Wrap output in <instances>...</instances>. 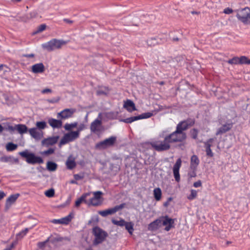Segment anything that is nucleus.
<instances>
[{"label": "nucleus", "instance_id": "1", "mask_svg": "<svg viewBox=\"0 0 250 250\" xmlns=\"http://www.w3.org/2000/svg\"><path fill=\"white\" fill-rule=\"evenodd\" d=\"M66 43V42L62 40L53 39L42 44V46L44 49L48 51H51L61 48L62 46L65 45Z\"/></svg>", "mask_w": 250, "mask_h": 250}, {"label": "nucleus", "instance_id": "2", "mask_svg": "<svg viewBox=\"0 0 250 250\" xmlns=\"http://www.w3.org/2000/svg\"><path fill=\"white\" fill-rule=\"evenodd\" d=\"M19 154L21 157L26 158V161L28 164L34 165L43 163L41 157L36 156L33 153L29 152L27 150L20 152Z\"/></svg>", "mask_w": 250, "mask_h": 250}, {"label": "nucleus", "instance_id": "3", "mask_svg": "<svg viewBox=\"0 0 250 250\" xmlns=\"http://www.w3.org/2000/svg\"><path fill=\"white\" fill-rule=\"evenodd\" d=\"M150 145L157 151H163L169 149L170 145L167 140L166 141V137L163 141L157 140L150 142Z\"/></svg>", "mask_w": 250, "mask_h": 250}, {"label": "nucleus", "instance_id": "4", "mask_svg": "<svg viewBox=\"0 0 250 250\" xmlns=\"http://www.w3.org/2000/svg\"><path fill=\"white\" fill-rule=\"evenodd\" d=\"M93 233L95 237L93 241V244L95 245L102 243L108 235L106 232L98 227L93 229Z\"/></svg>", "mask_w": 250, "mask_h": 250}, {"label": "nucleus", "instance_id": "5", "mask_svg": "<svg viewBox=\"0 0 250 250\" xmlns=\"http://www.w3.org/2000/svg\"><path fill=\"white\" fill-rule=\"evenodd\" d=\"M186 135L185 133H181L177 129L172 133L166 136V141L167 140L169 143L182 142L186 139Z\"/></svg>", "mask_w": 250, "mask_h": 250}, {"label": "nucleus", "instance_id": "6", "mask_svg": "<svg viewBox=\"0 0 250 250\" xmlns=\"http://www.w3.org/2000/svg\"><path fill=\"white\" fill-rule=\"evenodd\" d=\"M237 18L245 24L250 23V9L245 7L237 10Z\"/></svg>", "mask_w": 250, "mask_h": 250}, {"label": "nucleus", "instance_id": "7", "mask_svg": "<svg viewBox=\"0 0 250 250\" xmlns=\"http://www.w3.org/2000/svg\"><path fill=\"white\" fill-rule=\"evenodd\" d=\"M92 193H93V196L89 198V199H87L86 204L88 206H98L100 205L102 203V192L97 191Z\"/></svg>", "mask_w": 250, "mask_h": 250}, {"label": "nucleus", "instance_id": "8", "mask_svg": "<svg viewBox=\"0 0 250 250\" xmlns=\"http://www.w3.org/2000/svg\"><path fill=\"white\" fill-rule=\"evenodd\" d=\"M116 140V137L111 136L108 138L97 143L96 145V147L100 149H104L112 146L115 143Z\"/></svg>", "mask_w": 250, "mask_h": 250}, {"label": "nucleus", "instance_id": "9", "mask_svg": "<svg viewBox=\"0 0 250 250\" xmlns=\"http://www.w3.org/2000/svg\"><path fill=\"white\" fill-rule=\"evenodd\" d=\"M79 137L78 132L71 131L63 136L60 142V145H65L70 142H72Z\"/></svg>", "mask_w": 250, "mask_h": 250}, {"label": "nucleus", "instance_id": "10", "mask_svg": "<svg viewBox=\"0 0 250 250\" xmlns=\"http://www.w3.org/2000/svg\"><path fill=\"white\" fill-rule=\"evenodd\" d=\"M101 116L102 114L99 113L98 115V118L95 119L93 122H92L90 125L91 131L97 133L101 132L103 130V126L101 122Z\"/></svg>", "mask_w": 250, "mask_h": 250}, {"label": "nucleus", "instance_id": "11", "mask_svg": "<svg viewBox=\"0 0 250 250\" xmlns=\"http://www.w3.org/2000/svg\"><path fill=\"white\" fill-rule=\"evenodd\" d=\"M216 138H210L204 142V147L206 152L207 156L210 157L213 156V153L210 148L211 146L215 144Z\"/></svg>", "mask_w": 250, "mask_h": 250}, {"label": "nucleus", "instance_id": "12", "mask_svg": "<svg viewBox=\"0 0 250 250\" xmlns=\"http://www.w3.org/2000/svg\"><path fill=\"white\" fill-rule=\"evenodd\" d=\"M124 207V205L121 204L119 206H116L114 208H108L106 210L99 211L98 213L103 217H106L107 215L114 214L118 210L123 208Z\"/></svg>", "mask_w": 250, "mask_h": 250}, {"label": "nucleus", "instance_id": "13", "mask_svg": "<svg viewBox=\"0 0 250 250\" xmlns=\"http://www.w3.org/2000/svg\"><path fill=\"white\" fill-rule=\"evenodd\" d=\"M174 221L167 216L161 217V223L162 226H165V229L168 231L174 227Z\"/></svg>", "mask_w": 250, "mask_h": 250}, {"label": "nucleus", "instance_id": "14", "mask_svg": "<svg viewBox=\"0 0 250 250\" xmlns=\"http://www.w3.org/2000/svg\"><path fill=\"white\" fill-rule=\"evenodd\" d=\"M76 112L74 108H66L62 111L58 113L57 118L62 119H65L72 117V115Z\"/></svg>", "mask_w": 250, "mask_h": 250}, {"label": "nucleus", "instance_id": "15", "mask_svg": "<svg viewBox=\"0 0 250 250\" xmlns=\"http://www.w3.org/2000/svg\"><path fill=\"white\" fill-rule=\"evenodd\" d=\"M181 165H182L181 159L180 158H179L176 161V162L173 167V172L174 177L175 178V180L177 182H179L180 180L179 169L181 167Z\"/></svg>", "mask_w": 250, "mask_h": 250}, {"label": "nucleus", "instance_id": "16", "mask_svg": "<svg viewBox=\"0 0 250 250\" xmlns=\"http://www.w3.org/2000/svg\"><path fill=\"white\" fill-rule=\"evenodd\" d=\"M28 132L32 137L38 140L41 139L43 136L42 130H40L36 127L30 128Z\"/></svg>", "mask_w": 250, "mask_h": 250}, {"label": "nucleus", "instance_id": "17", "mask_svg": "<svg viewBox=\"0 0 250 250\" xmlns=\"http://www.w3.org/2000/svg\"><path fill=\"white\" fill-rule=\"evenodd\" d=\"M72 216L71 214H69L68 215L59 219H53L51 222L52 223L55 224H64V225H67L72 220Z\"/></svg>", "mask_w": 250, "mask_h": 250}, {"label": "nucleus", "instance_id": "18", "mask_svg": "<svg viewBox=\"0 0 250 250\" xmlns=\"http://www.w3.org/2000/svg\"><path fill=\"white\" fill-rule=\"evenodd\" d=\"M193 124L192 121H183L177 125L176 129L179 130L181 133H184L183 131L188 129L189 126H191Z\"/></svg>", "mask_w": 250, "mask_h": 250}, {"label": "nucleus", "instance_id": "19", "mask_svg": "<svg viewBox=\"0 0 250 250\" xmlns=\"http://www.w3.org/2000/svg\"><path fill=\"white\" fill-rule=\"evenodd\" d=\"M59 136H54L44 139L42 141V145L48 147L50 146L55 144L57 142Z\"/></svg>", "mask_w": 250, "mask_h": 250}, {"label": "nucleus", "instance_id": "20", "mask_svg": "<svg viewBox=\"0 0 250 250\" xmlns=\"http://www.w3.org/2000/svg\"><path fill=\"white\" fill-rule=\"evenodd\" d=\"M48 123L53 128H61L62 125V122L61 120L52 118L48 119Z\"/></svg>", "mask_w": 250, "mask_h": 250}, {"label": "nucleus", "instance_id": "21", "mask_svg": "<svg viewBox=\"0 0 250 250\" xmlns=\"http://www.w3.org/2000/svg\"><path fill=\"white\" fill-rule=\"evenodd\" d=\"M19 195V194L11 195L7 199L5 203V208L7 209H9L11 206L16 201Z\"/></svg>", "mask_w": 250, "mask_h": 250}, {"label": "nucleus", "instance_id": "22", "mask_svg": "<svg viewBox=\"0 0 250 250\" xmlns=\"http://www.w3.org/2000/svg\"><path fill=\"white\" fill-rule=\"evenodd\" d=\"M65 165L68 169L74 168L76 166L75 158L72 155L69 156L65 162Z\"/></svg>", "mask_w": 250, "mask_h": 250}, {"label": "nucleus", "instance_id": "23", "mask_svg": "<svg viewBox=\"0 0 250 250\" xmlns=\"http://www.w3.org/2000/svg\"><path fill=\"white\" fill-rule=\"evenodd\" d=\"M44 71V66L42 63H36L32 66V71L34 73H41Z\"/></svg>", "mask_w": 250, "mask_h": 250}, {"label": "nucleus", "instance_id": "24", "mask_svg": "<svg viewBox=\"0 0 250 250\" xmlns=\"http://www.w3.org/2000/svg\"><path fill=\"white\" fill-rule=\"evenodd\" d=\"M124 107L130 112L136 110L135 104L130 100H127L125 102L124 104Z\"/></svg>", "mask_w": 250, "mask_h": 250}, {"label": "nucleus", "instance_id": "25", "mask_svg": "<svg viewBox=\"0 0 250 250\" xmlns=\"http://www.w3.org/2000/svg\"><path fill=\"white\" fill-rule=\"evenodd\" d=\"M200 160L197 156L195 155H192L190 158V167L191 169L195 170L198 166Z\"/></svg>", "mask_w": 250, "mask_h": 250}, {"label": "nucleus", "instance_id": "26", "mask_svg": "<svg viewBox=\"0 0 250 250\" xmlns=\"http://www.w3.org/2000/svg\"><path fill=\"white\" fill-rule=\"evenodd\" d=\"M91 194V192H87L83 194L80 198L78 199L75 202V206L79 207L82 202H84L86 204L87 201V198Z\"/></svg>", "mask_w": 250, "mask_h": 250}, {"label": "nucleus", "instance_id": "27", "mask_svg": "<svg viewBox=\"0 0 250 250\" xmlns=\"http://www.w3.org/2000/svg\"><path fill=\"white\" fill-rule=\"evenodd\" d=\"M162 226L161 223V217L151 223L148 226L150 230H155Z\"/></svg>", "mask_w": 250, "mask_h": 250}, {"label": "nucleus", "instance_id": "28", "mask_svg": "<svg viewBox=\"0 0 250 250\" xmlns=\"http://www.w3.org/2000/svg\"><path fill=\"white\" fill-rule=\"evenodd\" d=\"M232 127V124H227L219 128L216 133V135L223 134L229 131Z\"/></svg>", "mask_w": 250, "mask_h": 250}, {"label": "nucleus", "instance_id": "29", "mask_svg": "<svg viewBox=\"0 0 250 250\" xmlns=\"http://www.w3.org/2000/svg\"><path fill=\"white\" fill-rule=\"evenodd\" d=\"M16 130L20 134H23L28 131L27 126L25 125L18 124L16 125Z\"/></svg>", "mask_w": 250, "mask_h": 250}, {"label": "nucleus", "instance_id": "30", "mask_svg": "<svg viewBox=\"0 0 250 250\" xmlns=\"http://www.w3.org/2000/svg\"><path fill=\"white\" fill-rule=\"evenodd\" d=\"M154 197L156 201H159L162 197V191L159 188H157L153 190Z\"/></svg>", "mask_w": 250, "mask_h": 250}, {"label": "nucleus", "instance_id": "31", "mask_svg": "<svg viewBox=\"0 0 250 250\" xmlns=\"http://www.w3.org/2000/svg\"><path fill=\"white\" fill-rule=\"evenodd\" d=\"M46 168L50 171H54L57 168V165L54 162L49 161L46 164Z\"/></svg>", "mask_w": 250, "mask_h": 250}, {"label": "nucleus", "instance_id": "32", "mask_svg": "<svg viewBox=\"0 0 250 250\" xmlns=\"http://www.w3.org/2000/svg\"><path fill=\"white\" fill-rule=\"evenodd\" d=\"M18 147V145L13 143H8L5 146L6 149L7 151H12L16 150Z\"/></svg>", "mask_w": 250, "mask_h": 250}, {"label": "nucleus", "instance_id": "33", "mask_svg": "<svg viewBox=\"0 0 250 250\" xmlns=\"http://www.w3.org/2000/svg\"><path fill=\"white\" fill-rule=\"evenodd\" d=\"M36 128L40 130H42L47 127V124L45 121L37 122L36 123Z\"/></svg>", "mask_w": 250, "mask_h": 250}, {"label": "nucleus", "instance_id": "34", "mask_svg": "<svg viewBox=\"0 0 250 250\" xmlns=\"http://www.w3.org/2000/svg\"><path fill=\"white\" fill-rule=\"evenodd\" d=\"M125 229L127 230L128 232L132 234L134 230L133 229V224L131 222H125V224L124 225Z\"/></svg>", "mask_w": 250, "mask_h": 250}, {"label": "nucleus", "instance_id": "35", "mask_svg": "<svg viewBox=\"0 0 250 250\" xmlns=\"http://www.w3.org/2000/svg\"><path fill=\"white\" fill-rule=\"evenodd\" d=\"M137 120H138V116L122 119L121 121L125 123L130 124Z\"/></svg>", "mask_w": 250, "mask_h": 250}, {"label": "nucleus", "instance_id": "36", "mask_svg": "<svg viewBox=\"0 0 250 250\" xmlns=\"http://www.w3.org/2000/svg\"><path fill=\"white\" fill-rule=\"evenodd\" d=\"M78 125V123L77 122H74L71 124H66L64 125V128L66 130L69 131L71 130L73 128L76 127Z\"/></svg>", "mask_w": 250, "mask_h": 250}, {"label": "nucleus", "instance_id": "37", "mask_svg": "<svg viewBox=\"0 0 250 250\" xmlns=\"http://www.w3.org/2000/svg\"><path fill=\"white\" fill-rule=\"evenodd\" d=\"M153 115V113L148 112L143 113L139 116H138V120L143 119H147L151 117Z\"/></svg>", "mask_w": 250, "mask_h": 250}, {"label": "nucleus", "instance_id": "38", "mask_svg": "<svg viewBox=\"0 0 250 250\" xmlns=\"http://www.w3.org/2000/svg\"><path fill=\"white\" fill-rule=\"evenodd\" d=\"M197 195V191L194 189H191L190 194L188 196V199L189 200L194 199Z\"/></svg>", "mask_w": 250, "mask_h": 250}, {"label": "nucleus", "instance_id": "39", "mask_svg": "<svg viewBox=\"0 0 250 250\" xmlns=\"http://www.w3.org/2000/svg\"><path fill=\"white\" fill-rule=\"evenodd\" d=\"M112 222L116 225L119 226H124V225L125 224V221L123 219H120V220H116L115 219H112Z\"/></svg>", "mask_w": 250, "mask_h": 250}, {"label": "nucleus", "instance_id": "40", "mask_svg": "<svg viewBox=\"0 0 250 250\" xmlns=\"http://www.w3.org/2000/svg\"><path fill=\"white\" fill-rule=\"evenodd\" d=\"M239 64H250V59L246 57V56H241L240 58H239Z\"/></svg>", "mask_w": 250, "mask_h": 250}, {"label": "nucleus", "instance_id": "41", "mask_svg": "<svg viewBox=\"0 0 250 250\" xmlns=\"http://www.w3.org/2000/svg\"><path fill=\"white\" fill-rule=\"evenodd\" d=\"M29 229L28 228H25L24 229L21 230L17 235V239H21L24 236H25L26 233L28 232Z\"/></svg>", "mask_w": 250, "mask_h": 250}, {"label": "nucleus", "instance_id": "42", "mask_svg": "<svg viewBox=\"0 0 250 250\" xmlns=\"http://www.w3.org/2000/svg\"><path fill=\"white\" fill-rule=\"evenodd\" d=\"M228 62L231 64H239V59L238 57H234L231 59L229 60Z\"/></svg>", "mask_w": 250, "mask_h": 250}, {"label": "nucleus", "instance_id": "43", "mask_svg": "<svg viewBox=\"0 0 250 250\" xmlns=\"http://www.w3.org/2000/svg\"><path fill=\"white\" fill-rule=\"evenodd\" d=\"M44 194L48 197H52L54 195V190L52 188L48 189L45 192Z\"/></svg>", "mask_w": 250, "mask_h": 250}, {"label": "nucleus", "instance_id": "44", "mask_svg": "<svg viewBox=\"0 0 250 250\" xmlns=\"http://www.w3.org/2000/svg\"><path fill=\"white\" fill-rule=\"evenodd\" d=\"M55 149L52 148H50L47 150L43 151L41 152L42 155H48L49 154H53L54 152Z\"/></svg>", "mask_w": 250, "mask_h": 250}, {"label": "nucleus", "instance_id": "45", "mask_svg": "<svg viewBox=\"0 0 250 250\" xmlns=\"http://www.w3.org/2000/svg\"><path fill=\"white\" fill-rule=\"evenodd\" d=\"M147 44L148 45H155L157 42L156 41L155 39H151L147 41Z\"/></svg>", "mask_w": 250, "mask_h": 250}, {"label": "nucleus", "instance_id": "46", "mask_svg": "<svg viewBox=\"0 0 250 250\" xmlns=\"http://www.w3.org/2000/svg\"><path fill=\"white\" fill-rule=\"evenodd\" d=\"M49 238H48L46 241L43 242H40L38 243V246L40 248H43L45 246L46 243L48 241Z\"/></svg>", "mask_w": 250, "mask_h": 250}, {"label": "nucleus", "instance_id": "47", "mask_svg": "<svg viewBox=\"0 0 250 250\" xmlns=\"http://www.w3.org/2000/svg\"><path fill=\"white\" fill-rule=\"evenodd\" d=\"M46 28V25L45 24H41L40 25L37 29L36 31L37 33L41 32L45 30Z\"/></svg>", "mask_w": 250, "mask_h": 250}, {"label": "nucleus", "instance_id": "48", "mask_svg": "<svg viewBox=\"0 0 250 250\" xmlns=\"http://www.w3.org/2000/svg\"><path fill=\"white\" fill-rule=\"evenodd\" d=\"M17 244V241H15L14 242H13L11 245L10 246L7 247L6 249H5L4 250H11L12 248H13L14 247V246L15 245H16Z\"/></svg>", "mask_w": 250, "mask_h": 250}, {"label": "nucleus", "instance_id": "49", "mask_svg": "<svg viewBox=\"0 0 250 250\" xmlns=\"http://www.w3.org/2000/svg\"><path fill=\"white\" fill-rule=\"evenodd\" d=\"M232 11H232V9L229 8H227L224 10V13L226 14H229L231 13L232 12Z\"/></svg>", "mask_w": 250, "mask_h": 250}, {"label": "nucleus", "instance_id": "50", "mask_svg": "<svg viewBox=\"0 0 250 250\" xmlns=\"http://www.w3.org/2000/svg\"><path fill=\"white\" fill-rule=\"evenodd\" d=\"M85 128V126L83 124H81L78 127L77 131H75L76 132H78V134H79V132L82 130H83Z\"/></svg>", "mask_w": 250, "mask_h": 250}, {"label": "nucleus", "instance_id": "51", "mask_svg": "<svg viewBox=\"0 0 250 250\" xmlns=\"http://www.w3.org/2000/svg\"><path fill=\"white\" fill-rule=\"evenodd\" d=\"M52 92L51 89L49 88H45L42 91V94L50 93Z\"/></svg>", "mask_w": 250, "mask_h": 250}, {"label": "nucleus", "instance_id": "52", "mask_svg": "<svg viewBox=\"0 0 250 250\" xmlns=\"http://www.w3.org/2000/svg\"><path fill=\"white\" fill-rule=\"evenodd\" d=\"M201 182L200 181H198L193 184V186L195 188H198L201 186Z\"/></svg>", "mask_w": 250, "mask_h": 250}, {"label": "nucleus", "instance_id": "53", "mask_svg": "<svg viewBox=\"0 0 250 250\" xmlns=\"http://www.w3.org/2000/svg\"><path fill=\"white\" fill-rule=\"evenodd\" d=\"M192 137L194 138V139H196L197 136V131L194 129L192 130Z\"/></svg>", "mask_w": 250, "mask_h": 250}, {"label": "nucleus", "instance_id": "54", "mask_svg": "<svg viewBox=\"0 0 250 250\" xmlns=\"http://www.w3.org/2000/svg\"><path fill=\"white\" fill-rule=\"evenodd\" d=\"M0 161L3 162H7L9 160V158L6 156L1 157L0 158Z\"/></svg>", "mask_w": 250, "mask_h": 250}, {"label": "nucleus", "instance_id": "55", "mask_svg": "<svg viewBox=\"0 0 250 250\" xmlns=\"http://www.w3.org/2000/svg\"><path fill=\"white\" fill-rule=\"evenodd\" d=\"M59 100H60V98H58L57 99H53L49 100H48V102L50 103H58L59 101Z\"/></svg>", "mask_w": 250, "mask_h": 250}, {"label": "nucleus", "instance_id": "56", "mask_svg": "<svg viewBox=\"0 0 250 250\" xmlns=\"http://www.w3.org/2000/svg\"><path fill=\"white\" fill-rule=\"evenodd\" d=\"M106 92L104 91L101 90H99L97 91V93L99 95H104L106 94Z\"/></svg>", "mask_w": 250, "mask_h": 250}, {"label": "nucleus", "instance_id": "57", "mask_svg": "<svg viewBox=\"0 0 250 250\" xmlns=\"http://www.w3.org/2000/svg\"><path fill=\"white\" fill-rule=\"evenodd\" d=\"M74 176V178L76 180H78L83 178V177L79 174H75Z\"/></svg>", "mask_w": 250, "mask_h": 250}, {"label": "nucleus", "instance_id": "58", "mask_svg": "<svg viewBox=\"0 0 250 250\" xmlns=\"http://www.w3.org/2000/svg\"><path fill=\"white\" fill-rule=\"evenodd\" d=\"M5 195H6L3 191L0 190V200H1Z\"/></svg>", "mask_w": 250, "mask_h": 250}, {"label": "nucleus", "instance_id": "59", "mask_svg": "<svg viewBox=\"0 0 250 250\" xmlns=\"http://www.w3.org/2000/svg\"><path fill=\"white\" fill-rule=\"evenodd\" d=\"M8 129H9V130H11V131L16 130V125H15L14 126H8Z\"/></svg>", "mask_w": 250, "mask_h": 250}, {"label": "nucleus", "instance_id": "60", "mask_svg": "<svg viewBox=\"0 0 250 250\" xmlns=\"http://www.w3.org/2000/svg\"><path fill=\"white\" fill-rule=\"evenodd\" d=\"M24 57L27 58H33L34 57V54H26L24 55Z\"/></svg>", "mask_w": 250, "mask_h": 250}, {"label": "nucleus", "instance_id": "61", "mask_svg": "<svg viewBox=\"0 0 250 250\" xmlns=\"http://www.w3.org/2000/svg\"><path fill=\"white\" fill-rule=\"evenodd\" d=\"M63 21L68 23H71L72 22V21L67 19H63Z\"/></svg>", "mask_w": 250, "mask_h": 250}, {"label": "nucleus", "instance_id": "62", "mask_svg": "<svg viewBox=\"0 0 250 250\" xmlns=\"http://www.w3.org/2000/svg\"><path fill=\"white\" fill-rule=\"evenodd\" d=\"M3 130V127L0 124V133L2 132Z\"/></svg>", "mask_w": 250, "mask_h": 250}, {"label": "nucleus", "instance_id": "63", "mask_svg": "<svg viewBox=\"0 0 250 250\" xmlns=\"http://www.w3.org/2000/svg\"><path fill=\"white\" fill-rule=\"evenodd\" d=\"M70 183L71 184H76V182L75 181L72 180L70 182Z\"/></svg>", "mask_w": 250, "mask_h": 250}, {"label": "nucleus", "instance_id": "64", "mask_svg": "<svg viewBox=\"0 0 250 250\" xmlns=\"http://www.w3.org/2000/svg\"><path fill=\"white\" fill-rule=\"evenodd\" d=\"M13 1H21V0H12Z\"/></svg>", "mask_w": 250, "mask_h": 250}]
</instances>
